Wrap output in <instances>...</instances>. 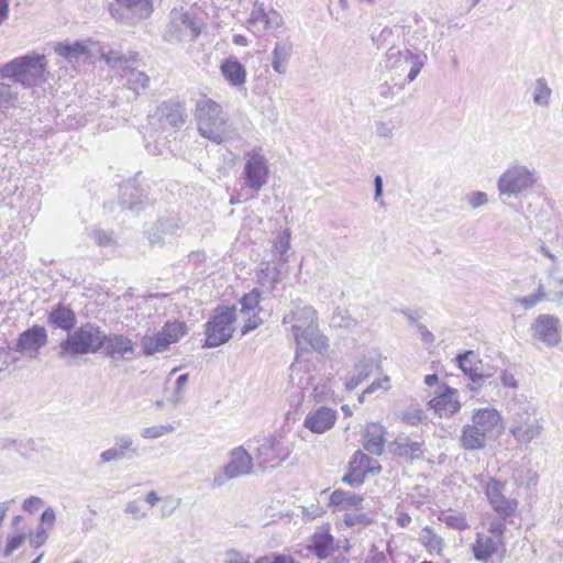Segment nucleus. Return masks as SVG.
Masks as SVG:
<instances>
[{
	"label": "nucleus",
	"mask_w": 563,
	"mask_h": 563,
	"mask_svg": "<svg viewBox=\"0 0 563 563\" xmlns=\"http://www.w3.org/2000/svg\"><path fill=\"white\" fill-rule=\"evenodd\" d=\"M254 460L243 448L236 446L229 452V460L222 466L221 473L213 478V486L221 487L227 482L247 476L253 473Z\"/></svg>",
	"instance_id": "obj_11"
},
{
	"label": "nucleus",
	"mask_w": 563,
	"mask_h": 563,
	"mask_svg": "<svg viewBox=\"0 0 563 563\" xmlns=\"http://www.w3.org/2000/svg\"><path fill=\"white\" fill-rule=\"evenodd\" d=\"M419 540L430 553L441 554L444 541L431 527L427 526L421 530Z\"/></svg>",
	"instance_id": "obj_40"
},
{
	"label": "nucleus",
	"mask_w": 563,
	"mask_h": 563,
	"mask_svg": "<svg viewBox=\"0 0 563 563\" xmlns=\"http://www.w3.org/2000/svg\"><path fill=\"white\" fill-rule=\"evenodd\" d=\"M343 521L347 527H353L355 525L367 526L372 522V520L365 514H350V512H346L344 515Z\"/></svg>",
	"instance_id": "obj_58"
},
{
	"label": "nucleus",
	"mask_w": 563,
	"mask_h": 563,
	"mask_svg": "<svg viewBox=\"0 0 563 563\" xmlns=\"http://www.w3.org/2000/svg\"><path fill=\"white\" fill-rule=\"evenodd\" d=\"M283 325L291 334L297 347L311 346L322 352L328 349V339L319 329L317 310L302 302H294L291 309L284 314Z\"/></svg>",
	"instance_id": "obj_1"
},
{
	"label": "nucleus",
	"mask_w": 563,
	"mask_h": 563,
	"mask_svg": "<svg viewBox=\"0 0 563 563\" xmlns=\"http://www.w3.org/2000/svg\"><path fill=\"white\" fill-rule=\"evenodd\" d=\"M100 464H107L110 462H118L125 459L124 454H122L114 445L104 450L100 454Z\"/></svg>",
	"instance_id": "obj_56"
},
{
	"label": "nucleus",
	"mask_w": 563,
	"mask_h": 563,
	"mask_svg": "<svg viewBox=\"0 0 563 563\" xmlns=\"http://www.w3.org/2000/svg\"><path fill=\"white\" fill-rule=\"evenodd\" d=\"M426 59V54H416L407 48L390 47L386 53V67L399 76L408 70L405 81L409 84L417 78Z\"/></svg>",
	"instance_id": "obj_10"
},
{
	"label": "nucleus",
	"mask_w": 563,
	"mask_h": 563,
	"mask_svg": "<svg viewBox=\"0 0 563 563\" xmlns=\"http://www.w3.org/2000/svg\"><path fill=\"white\" fill-rule=\"evenodd\" d=\"M465 200L472 209H478L488 202V196L483 191H474L466 195Z\"/></svg>",
	"instance_id": "obj_54"
},
{
	"label": "nucleus",
	"mask_w": 563,
	"mask_h": 563,
	"mask_svg": "<svg viewBox=\"0 0 563 563\" xmlns=\"http://www.w3.org/2000/svg\"><path fill=\"white\" fill-rule=\"evenodd\" d=\"M102 347L111 358L131 360L134 354L133 341L123 334H107L102 331Z\"/></svg>",
	"instance_id": "obj_22"
},
{
	"label": "nucleus",
	"mask_w": 563,
	"mask_h": 563,
	"mask_svg": "<svg viewBox=\"0 0 563 563\" xmlns=\"http://www.w3.org/2000/svg\"><path fill=\"white\" fill-rule=\"evenodd\" d=\"M510 413L509 432L519 444H529L544 430V420L537 407L527 400L515 399L508 405Z\"/></svg>",
	"instance_id": "obj_4"
},
{
	"label": "nucleus",
	"mask_w": 563,
	"mask_h": 563,
	"mask_svg": "<svg viewBox=\"0 0 563 563\" xmlns=\"http://www.w3.org/2000/svg\"><path fill=\"white\" fill-rule=\"evenodd\" d=\"M362 501V496L342 489H335L330 496V505L334 508V511L357 508Z\"/></svg>",
	"instance_id": "obj_35"
},
{
	"label": "nucleus",
	"mask_w": 563,
	"mask_h": 563,
	"mask_svg": "<svg viewBox=\"0 0 563 563\" xmlns=\"http://www.w3.org/2000/svg\"><path fill=\"white\" fill-rule=\"evenodd\" d=\"M102 330L92 322H86L73 329L58 345V356L75 360L80 355L93 354L102 349Z\"/></svg>",
	"instance_id": "obj_5"
},
{
	"label": "nucleus",
	"mask_w": 563,
	"mask_h": 563,
	"mask_svg": "<svg viewBox=\"0 0 563 563\" xmlns=\"http://www.w3.org/2000/svg\"><path fill=\"white\" fill-rule=\"evenodd\" d=\"M220 70L230 86L235 88L244 86L246 81V69L235 57L223 59L220 65Z\"/></svg>",
	"instance_id": "obj_29"
},
{
	"label": "nucleus",
	"mask_w": 563,
	"mask_h": 563,
	"mask_svg": "<svg viewBox=\"0 0 563 563\" xmlns=\"http://www.w3.org/2000/svg\"><path fill=\"white\" fill-rule=\"evenodd\" d=\"M292 449V443L286 437L273 435L264 439L257 448V464L262 468H274L289 457Z\"/></svg>",
	"instance_id": "obj_12"
},
{
	"label": "nucleus",
	"mask_w": 563,
	"mask_h": 563,
	"mask_svg": "<svg viewBox=\"0 0 563 563\" xmlns=\"http://www.w3.org/2000/svg\"><path fill=\"white\" fill-rule=\"evenodd\" d=\"M269 267L267 266L266 269H262V274L263 276H260V283L265 286L266 284H268L269 288L271 289H274L276 284L279 283L280 280V272L277 269V268H273V277L269 279V280H266V278L269 277Z\"/></svg>",
	"instance_id": "obj_61"
},
{
	"label": "nucleus",
	"mask_w": 563,
	"mask_h": 563,
	"mask_svg": "<svg viewBox=\"0 0 563 563\" xmlns=\"http://www.w3.org/2000/svg\"><path fill=\"white\" fill-rule=\"evenodd\" d=\"M407 84V81H404L401 84H394L393 86H388V85H383L380 87V96L385 99H393L398 92H400L405 85Z\"/></svg>",
	"instance_id": "obj_63"
},
{
	"label": "nucleus",
	"mask_w": 563,
	"mask_h": 563,
	"mask_svg": "<svg viewBox=\"0 0 563 563\" xmlns=\"http://www.w3.org/2000/svg\"><path fill=\"white\" fill-rule=\"evenodd\" d=\"M488 534L477 532L475 542L472 545V552L476 561L487 562L494 554L498 552L500 548L506 544L505 533L507 526L504 523V528L500 532L492 531V520L484 519Z\"/></svg>",
	"instance_id": "obj_14"
},
{
	"label": "nucleus",
	"mask_w": 563,
	"mask_h": 563,
	"mask_svg": "<svg viewBox=\"0 0 563 563\" xmlns=\"http://www.w3.org/2000/svg\"><path fill=\"white\" fill-rule=\"evenodd\" d=\"M474 481L483 490L492 514H486L485 519L492 520L490 529L500 532L505 525L514 523V517L518 510L519 501L516 497L507 495V484L488 474L474 475Z\"/></svg>",
	"instance_id": "obj_2"
},
{
	"label": "nucleus",
	"mask_w": 563,
	"mask_h": 563,
	"mask_svg": "<svg viewBox=\"0 0 563 563\" xmlns=\"http://www.w3.org/2000/svg\"><path fill=\"white\" fill-rule=\"evenodd\" d=\"M152 118L157 120L164 130L176 129L184 124L186 112L180 102L167 100L157 106Z\"/></svg>",
	"instance_id": "obj_20"
},
{
	"label": "nucleus",
	"mask_w": 563,
	"mask_h": 563,
	"mask_svg": "<svg viewBox=\"0 0 563 563\" xmlns=\"http://www.w3.org/2000/svg\"><path fill=\"white\" fill-rule=\"evenodd\" d=\"M423 442L411 441L409 438H397L394 443V453L407 461H415L422 457Z\"/></svg>",
	"instance_id": "obj_33"
},
{
	"label": "nucleus",
	"mask_w": 563,
	"mask_h": 563,
	"mask_svg": "<svg viewBox=\"0 0 563 563\" xmlns=\"http://www.w3.org/2000/svg\"><path fill=\"white\" fill-rule=\"evenodd\" d=\"M26 534L24 532L13 533L8 537L7 543L2 550V555L9 558L15 550H18L25 541Z\"/></svg>",
	"instance_id": "obj_49"
},
{
	"label": "nucleus",
	"mask_w": 563,
	"mask_h": 563,
	"mask_svg": "<svg viewBox=\"0 0 563 563\" xmlns=\"http://www.w3.org/2000/svg\"><path fill=\"white\" fill-rule=\"evenodd\" d=\"M18 92L8 84L0 82V106L8 108L16 99Z\"/></svg>",
	"instance_id": "obj_50"
},
{
	"label": "nucleus",
	"mask_w": 563,
	"mask_h": 563,
	"mask_svg": "<svg viewBox=\"0 0 563 563\" xmlns=\"http://www.w3.org/2000/svg\"><path fill=\"white\" fill-rule=\"evenodd\" d=\"M477 361V355L473 351H467L463 355L457 356L460 368L472 379L473 383H479L481 380L492 376V373L476 372L474 365H476Z\"/></svg>",
	"instance_id": "obj_36"
},
{
	"label": "nucleus",
	"mask_w": 563,
	"mask_h": 563,
	"mask_svg": "<svg viewBox=\"0 0 563 563\" xmlns=\"http://www.w3.org/2000/svg\"><path fill=\"white\" fill-rule=\"evenodd\" d=\"M114 446L130 460L139 455V449L134 445L133 438L129 434H117Z\"/></svg>",
	"instance_id": "obj_42"
},
{
	"label": "nucleus",
	"mask_w": 563,
	"mask_h": 563,
	"mask_svg": "<svg viewBox=\"0 0 563 563\" xmlns=\"http://www.w3.org/2000/svg\"><path fill=\"white\" fill-rule=\"evenodd\" d=\"M92 45L96 46V52L99 54L100 58L119 74L131 68V66L135 65L137 62V54L134 52H130L126 55L108 45H101L99 43Z\"/></svg>",
	"instance_id": "obj_21"
},
{
	"label": "nucleus",
	"mask_w": 563,
	"mask_h": 563,
	"mask_svg": "<svg viewBox=\"0 0 563 563\" xmlns=\"http://www.w3.org/2000/svg\"><path fill=\"white\" fill-rule=\"evenodd\" d=\"M186 324L184 322H167L162 331L164 336L168 341V344L179 341V339L186 333Z\"/></svg>",
	"instance_id": "obj_44"
},
{
	"label": "nucleus",
	"mask_w": 563,
	"mask_h": 563,
	"mask_svg": "<svg viewBox=\"0 0 563 563\" xmlns=\"http://www.w3.org/2000/svg\"><path fill=\"white\" fill-rule=\"evenodd\" d=\"M395 124L393 122L379 121L375 125L376 134L383 139H390L394 134Z\"/></svg>",
	"instance_id": "obj_62"
},
{
	"label": "nucleus",
	"mask_w": 563,
	"mask_h": 563,
	"mask_svg": "<svg viewBox=\"0 0 563 563\" xmlns=\"http://www.w3.org/2000/svg\"><path fill=\"white\" fill-rule=\"evenodd\" d=\"M255 563H298L292 556L286 554H276L273 553L271 555H265L258 558Z\"/></svg>",
	"instance_id": "obj_57"
},
{
	"label": "nucleus",
	"mask_w": 563,
	"mask_h": 563,
	"mask_svg": "<svg viewBox=\"0 0 563 563\" xmlns=\"http://www.w3.org/2000/svg\"><path fill=\"white\" fill-rule=\"evenodd\" d=\"M388 383H389V378L388 377H384L383 379H378V380H375L358 397V400L360 402H363L364 401V397L365 395L367 394H372L374 391H376L377 389H383V390H387L389 388L388 386Z\"/></svg>",
	"instance_id": "obj_60"
},
{
	"label": "nucleus",
	"mask_w": 563,
	"mask_h": 563,
	"mask_svg": "<svg viewBox=\"0 0 563 563\" xmlns=\"http://www.w3.org/2000/svg\"><path fill=\"white\" fill-rule=\"evenodd\" d=\"M238 319L235 307H223L206 323V341L203 347H217L227 343L234 332Z\"/></svg>",
	"instance_id": "obj_9"
},
{
	"label": "nucleus",
	"mask_w": 563,
	"mask_h": 563,
	"mask_svg": "<svg viewBox=\"0 0 563 563\" xmlns=\"http://www.w3.org/2000/svg\"><path fill=\"white\" fill-rule=\"evenodd\" d=\"M143 353L146 356L154 355L155 353L164 352L168 349L169 344L164 336L163 331H158L154 335H144L141 340Z\"/></svg>",
	"instance_id": "obj_38"
},
{
	"label": "nucleus",
	"mask_w": 563,
	"mask_h": 563,
	"mask_svg": "<svg viewBox=\"0 0 563 563\" xmlns=\"http://www.w3.org/2000/svg\"><path fill=\"white\" fill-rule=\"evenodd\" d=\"M243 188L250 189L255 197L269 179L268 159L262 147L255 146L244 154V166L242 170Z\"/></svg>",
	"instance_id": "obj_7"
},
{
	"label": "nucleus",
	"mask_w": 563,
	"mask_h": 563,
	"mask_svg": "<svg viewBox=\"0 0 563 563\" xmlns=\"http://www.w3.org/2000/svg\"><path fill=\"white\" fill-rule=\"evenodd\" d=\"M180 506V499L168 496L162 499L161 515L164 518L170 517L175 510Z\"/></svg>",
	"instance_id": "obj_52"
},
{
	"label": "nucleus",
	"mask_w": 563,
	"mask_h": 563,
	"mask_svg": "<svg viewBox=\"0 0 563 563\" xmlns=\"http://www.w3.org/2000/svg\"><path fill=\"white\" fill-rule=\"evenodd\" d=\"M429 404L441 417H451L461 408L457 391L448 386L438 396L432 398Z\"/></svg>",
	"instance_id": "obj_24"
},
{
	"label": "nucleus",
	"mask_w": 563,
	"mask_h": 563,
	"mask_svg": "<svg viewBox=\"0 0 563 563\" xmlns=\"http://www.w3.org/2000/svg\"><path fill=\"white\" fill-rule=\"evenodd\" d=\"M47 538H48V534H47L45 528H43V526H38L36 528L35 532H31L29 534V542H30L31 547L37 549L46 542Z\"/></svg>",
	"instance_id": "obj_55"
},
{
	"label": "nucleus",
	"mask_w": 563,
	"mask_h": 563,
	"mask_svg": "<svg viewBox=\"0 0 563 563\" xmlns=\"http://www.w3.org/2000/svg\"><path fill=\"white\" fill-rule=\"evenodd\" d=\"M460 443L468 451L483 450L487 443V435L477 430V427L467 423L462 428Z\"/></svg>",
	"instance_id": "obj_30"
},
{
	"label": "nucleus",
	"mask_w": 563,
	"mask_h": 563,
	"mask_svg": "<svg viewBox=\"0 0 563 563\" xmlns=\"http://www.w3.org/2000/svg\"><path fill=\"white\" fill-rule=\"evenodd\" d=\"M292 54V44L288 40H282L275 43L272 52V67L278 74H285L288 62Z\"/></svg>",
	"instance_id": "obj_32"
},
{
	"label": "nucleus",
	"mask_w": 563,
	"mask_h": 563,
	"mask_svg": "<svg viewBox=\"0 0 563 563\" xmlns=\"http://www.w3.org/2000/svg\"><path fill=\"white\" fill-rule=\"evenodd\" d=\"M400 420L409 426H418L424 418L423 411L418 405L410 406L400 413Z\"/></svg>",
	"instance_id": "obj_47"
},
{
	"label": "nucleus",
	"mask_w": 563,
	"mask_h": 563,
	"mask_svg": "<svg viewBox=\"0 0 563 563\" xmlns=\"http://www.w3.org/2000/svg\"><path fill=\"white\" fill-rule=\"evenodd\" d=\"M172 25L177 30L179 36L195 40L200 34V26L187 12H175L172 18Z\"/></svg>",
	"instance_id": "obj_31"
},
{
	"label": "nucleus",
	"mask_w": 563,
	"mask_h": 563,
	"mask_svg": "<svg viewBox=\"0 0 563 563\" xmlns=\"http://www.w3.org/2000/svg\"><path fill=\"white\" fill-rule=\"evenodd\" d=\"M384 433L385 430L383 427L375 423L368 426L364 437V449L372 454L380 455L385 445Z\"/></svg>",
	"instance_id": "obj_34"
},
{
	"label": "nucleus",
	"mask_w": 563,
	"mask_h": 563,
	"mask_svg": "<svg viewBox=\"0 0 563 563\" xmlns=\"http://www.w3.org/2000/svg\"><path fill=\"white\" fill-rule=\"evenodd\" d=\"M440 520H442L449 528L455 529V530H466L468 529L470 525L467 522V519L465 515L460 512H452L448 515H443Z\"/></svg>",
	"instance_id": "obj_46"
},
{
	"label": "nucleus",
	"mask_w": 563,
	"mask_h": 563,
	"mask_svg": "<svg viewBox=\"0 0 563 563\" xmlns=\"http://www.w3.org/2000/svg\"><path fill=\"white\" fill-rule=\"evenodd\" d=\"M260 301L261 292L258 289H253L241 298L240 316L245 319V323L241 329V335L255 330L262 323V320L258 317V312L261 310Z\"/></svg>",
	"instance_id": "obj_19"
},
{
	"label": "nucleus",
	"mask_w": 563,
	"mask_h": 563,
	"mask_svg": "<svg viewBox=\"0 0 563 563\" xmlns=\"http://www.w3.org/2000/svg\"><path fill=\"white\" fill-rule=\"evenodd\" d=\"M55 53L64 57L71 65L86 62L92 56V51L79 41L73 44L57 43L55 46Z\"/></svg>",
	"instance_id": "obj_28"
},
{
	"label": "nucleus",
	"mask_w": 563,
	"mask_h": 563,
	"mask_svg": "<svg viewBox=\"0 0 563 563\" xmlns=\"http://www.w3.org/2000/svg\"><path fill=\"white\" fill-rule=\"evenodd\" d=\"M382 471V466L376 459L368 456L362 451L355 452L352 460L349 463V472L343 476V483L352 486H361L367 474H378Z\"/></svg>",
	"instance_id": "obj_16"
},
{
	"label": "nucleus",
	"mask_w": 563,
	"mask_h": 563,
	"mask_svg": "<svg viewBox=\"0 0 563 563\" xmlns=\"http://www.w3.org/2000/svg\"><path fill=\"white\" fill-rule=\"evenodd\" d=\"M336 420V412L328 407H320L307 415L303 426L313 433H323L331 429Z\"/></svg>",
	"instance_id": "obj_23"
},
{
	"label": "nucleus",
	"mask_w": 563,
	"mask_h": 563,
	"mask_svg": "<svg viewBox=\"0 0 563 563\" xmlns=\"http://www.w3.org/2000/svg\"><path fill=\"white\" fill-rule=\"evenodd\" d=\"M92 238L99 246H109L114 243L112 232H107L103 230H95L92 232Z\"/></svg>",
	"instance_id": "obj_59"
},
{
	"label": "nucleus",
	"mask_w": 563,
	"mask_h": 563,
	"mask_svg": "<svg viewBox=\"0 0 563 563\" xmlns=\"http://www.w3.org/2000/svg\"><path fill=\"white\" fill-rule=\"evenodd\" d=\"M551 89L549 88L544 78H539L536 81L533 91V102L537 106L548 107L551 97Z\"/></svg>",
	"instance_id": "obj_43"
},
{
	"label": "nucleus",
	"mask_w": 563,
	"mask_h": 563,
	"mask_svg": "<svg viewBox=\"0 0 563 563\" xmlns=\"http://www.w3.org/2000/svg\"><path fill=\"white\" fill-rule=\"evenodd\" d=\"M290 249V231H282L273 244V254L282 263L287 262V252Z\"/></svg>",
	"instance_id": "obj_41"
},
{
	"label": "nucleus",
	"mask_w": 563,
	"mask_h": 563,
	"mask_svg": "<svg viewBox=\"0 0 563 563\" xmlns=\"http://www.w3.org/2000/svg\"><path fill=\"white\" fill-rule=\"evenodd\" d=\"M179 229L177 221L174 219H161L155 224V230L164 234H173Z\"/></svg>",
	"instance_id": "obj_53"
},
{
	"label": "nucleus",
	"mask_w": 563,
	"mask_h": 563,
	"mask_svg": "<svg viewBox=\"0 0 563 563\" xmlns=\"http://www.w3.org/2000/svg\"><path fill=\"white\" fill-rule=\"evenodd\" d=\"M120 75L126 79L128 87L135 93L148 88L150 77L145 73L135 69L134 65Z\"/></svg>",
	"instance_id": "obj_39"
},
{
	"label": "nucleus",
	"mask_w": 563,
	"mask_h": 563,
	"mask_svg": "<svg viewBox=\"0 0 563 563\" xmlns=\"http://www.w3.org/2000/svg\"><path fill=\"white\" fill-rule=\"evenodd\" d=\"M109 11L118 22L135 25L152 14L153 3L152 0H114Z\"/></svg>",
	"instance_id": "obj_13"
},
{
	"label": "nucleus",
	"mask_w": 563,
	"mask_h": 563,
	"mask_svg": "<svg viewBox=\"0 0 563 563\" xmlns=\"http://www.w3.org/2000/svg\"><path fill=\"white\" fill-rule=\"evenodd\" d=\"M547 297L542 284H539L534 294L516 299L525 309H531Z\"/></svg>",
	"instance_id": "obj_48"
},
{
	"label": "nucleus",
	"mask_w": 563,
	"mask_h": 563,
	"mask_svg": "<svg viewBox=\"0 0 563 563\" xmlns=\"http://www.w3.org/2000/svg\"><path fill=\"white\" fill-rule=\"evenodd\" d=\"M124 512L134 520H142L147 517V511L139 500H131L125 505Z\"/></svg>",
	"instance_id": "obj_51"
},
{
	"label": "nucleus",
	"mask_w": 563,
	"mask_h": 563,
	"mask_svg": "<svg viewBox=\"0 0 563 563\" xmlns=\"http://www.w3.org/2000/svg\"><path fill=\"white\" fill-rule=\"evenodd\" d=\"M175 431V427L170 423L161 424V426H152L142 429L141 437L145 440H156L166 434H169Z\"/></svg>",
	"instance_id": "obj_45"
},
{
	"label": "nucleus",
	"mask_w": 563,
	"mask_h": 563,
	"mask_svg": "<svg viewBox=\"0 0 563 563\" xmlns=\"http://www.w3.org/2000/svg\"><path fill=\"white\" fill-rule=\"evenodd\" d=\"M374 360L362 357L354 366V373L345 382L347 390L355 389L364 379H366L373 372Z\"/></svg>",
	"instance_id": "obj_37"
},
{
	"label": "nucleus",
	"mask_w": 563,
	"mask_h": 563,
	"mask_svg": "<svg viewBox=\"0 0 563 563\" xmlns=\"http://www.w3.org/2000/svg\"><path fill=\"white\" fill-rule=\"evenodd\" d=\"M195 120L199 134L216 144L224 143L236 135V129L222 107L207 97L196 102Z\"/></svg>",
	"instance_id": "obj_3"
},
{
	"label": "nucleus",
	"mask_w": 563,
	"mask_h": 563,
	"mask_svg": "<svg viewBox=\"0 0 563 563\" xmlns=\"http://www.w3.org/2000/svg\"><path fill=\"white\" fill-rule=\"evenodd\" d=\"M308 549L319 560H325L334 553L336 547L329 530L321 528L312 534Z\"/></svg>",
	"instance_id": "obj_26"
},
{
	"label": "nucleus",
	"mask_w": 563,
	"mask_h": 563,
	"mask_svg": "<svg viewBox=\"0 0 563 563\" xmlns=\"http://www.w3.org/2000/svg\"><path fill=\"white\" fill-rule=\"evenodd\" d=\"M533 340L548 347L558 346L562 340L560 319L553 314H539L530 325Z\"/></svg>",
	"instance_id": "obj_15"
},
{
	"label": "nucleus",
	"mask_w": 563,
	"mask_h": 563,
	"mask_svg": "<svg viewBox=\"0 0 563 563\" xmlns=\"http://www.w3.org/2000/svg\"><path fill=\"white\" fill-rule=\"evenodd\" d=\"M500 422L501 416L494 408H479L473 410L471 423L477 427V430L487 437L499 427Z\"/></svg>",
	"instance_id": "obj_27"
},
{
	"label": "nucleus",
	"mask_w": 563,
	"mask_h": 563,
	"mask_svg": "<svg viewBox=\"0 0 563 563\" xmlns=\"http://www.w3.org/2000/svg\"><path fill=\"white\" fill-rule=\"evenodd\" d=\"M47 323L53 329H60L69 333L77 323V317L70 307L58 303L49 311Z\"/></svg>",
	"instance_id": "obj_25"
},
{
	"label": "nucleus",
	"mask_w": 563,
	"mask_h": 563,
	"mask_svg": "<svg viewBox=\"0 0 563 563\" xmlns=\"http://www.w3.org/2000/svg\"><path fill=\"white\" fill-rule=\"evenodd\" d=\"M1 78L13 79L23 87H34L47 80L44 55H25L4 64L0 69Z\"/></svg>",
	"instance_id": "obj_6"
},
{
	"label": "nucleus",
	"mask_w": 563,
	"mask_h": 563,
	"mask_svg": "<svg viewBox=\"0 0 563 563\" xmlns=\"http://www.w3.org/2000/svg\"><path fill=\"white\" fill-rule=\"evenodd\" d=\"M43 505L42 498L37 496H31L23 501L22 508L24 511L33 514L38 510V508Z\"/></svg>",
	"instance_id": "obj_64"
},
{
	"label": "nucleus",
	"mask_w": 563,
	"mask_h": 563,
	"mask_svg": "<svg viewBox=\"0 0 563 563\" xmlns=\"http://www.w3.org/2000/svg\"><path fill=\"white\" fill-rule=\"evenodd\" d=\"M537 183L536 170L519 162L511 163L497 180L500 196L518 197Z\"/></svg>",
	"instance_id": "obj_8"
},
{
	"label": "nucleus",
	"mask_w": 563,
	"mask_h": 563,
	"mask_svg": "<svg viewBox=\"0 0 563 563\" xmlns=\"http://www.w3.org/2000/svg\"><path fill=\"white\" fill-rule=\"evenodd\" d=\"M48 341L47 331L44 327L32 325L19 334L13 350L22 356L34 360L40 355Z\"/></svg>",
	"instance_id": "obj_17"
},
{
	"label": "nucleus",
	"mask_w": 563,
	"mask_h": 563,
	"mask_svg": "<svg viewBox=\"0 0 563 563\" xmlns=\"http://www.w3.org/2000/svg\"><path fill=\"white\" fill-rule=\"evenodd\" d=\"M249 30L255 35H262L268 30H277L283 25V18L274 9L266 10L264 3L255 2L250 13Z\"/></svg>",
	"instance_id": "obj_18"
}]
</instances>
